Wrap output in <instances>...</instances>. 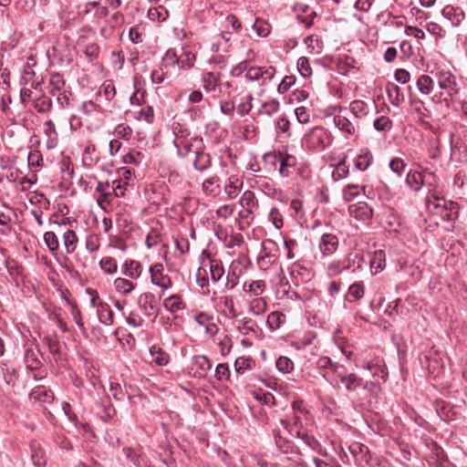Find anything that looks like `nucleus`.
<instances>
[{"label": "nucleus", "mask_w": 467, "mask_h": 467, "mask_svg": "<svg viewBox=\"0 0 467 467\" xmlns=\"http://www.w3.org/2000/svg\"><path fill=\"white\" fill-rule=\"evenodd\" d=\"M291 409L292 412L287 414L286 419L283 420L282 423L290 434H294L297 430L301 431L303 429V420L307 419L309 411L301 400H294Z\"/></svg>", "instance_id": "nucleus-1"}, {"label": "nucleus", "mask_w": 467, "mask_h": 467, "mask_svg": "<svg viewBox=\"0 0 467 467\" xmlns=\"http://www.w3.org/2000/svg\"><path fill=\"white\" fill-rule=\"evenodd\" d=\"M366 261L363 255L358 253H349L344 259L331 262L327 269L330 275H337L343 271H350L355 273L358 270L362 269Z\"/></svg>", "instance_id": "nucleus-2"}, {"label": "nucleus", "mask_w": 467, "mask_h": 467, "mask_svg": "<svg viewBox=\"0 0 467 467\" xmlns=\"http://www.w3.org/2000/svg\"><path fill=\"white\" fill-rule=\"evenodd\" d=\"M303 143L308 150L322 151L331 143V137L325 128L317 126L305 135Z\"/></svg>", "instance_id": "nucleus-3"}, {"label": "nucleus", "mask_w": 467, "mask_h": 467, "mask_svg": "<svg viewBox=\"0 0 467 467\" xmlns=\"http://www.w3.org/2000/svg\"><path fill=\"white\" fill-rule=\"evenodd\" d=\"M35 342L36 339L31 344L25 345L24 363L26 369L33 372L32 379L37 381L43 379V375L38 371L42 368V362L38 357L41 352Z\"/></svg>", "instance_id": "nucleus-4"}, {"label": "nucleus", "mask_w": 467, "mask_h": 467, "mask_svg": "<svg viewBox=\"0 0 467 467\" xmlns=\"http://www.w3.org/2000/svg\"><path fill=\"white\" fill-rule=\"evenodd\" d=\"M318 374L330 385L336 387V380L330 376L332 372L336 377L340 370H345V367L337 362H333L329 357L322 356L315 363Z\"/></svg>", "instance_id": "nucleus-5"}, {"label": "nucleus", "mask_w": 467, "mask_h": 467, "mask_svg": "<svg viewBox=\"0 0 467 467\" xmlns=\"http://www.w3.org/2000/svg\"><path fill=\"white\" fill-rule=\"evenodd\" d=\"M438 81L439 88L444 89L451 99L459 94L460 88L456 81V77L450 71L442 68H437L431 72Z\"/></svg>", "instance_id": "nucleus-6"}, {"label": "nucleus", "mask_w": 467, "mask_h": 467, "mask_svg": "<svg viewBox=\"0 0 467 467\" xmlns=\"http://www.w3.org/2000/svg\"><path fill=\"white\" fill-rule=\"evenodd\" d=\"M138 305L143 314L148 317L156 319L159 315L157 300L152 293H142L138 298Z\"/></svg>", "instance_id": "nucleus-7"}, {"label": "nucleus", "mask_w": 467, "mask_h": 467, "mask_svg": "<svg viewBox=\"0 0 467 467\" xmlns=\"http://www.w3.org/2000/svg\"><path fill=\"white\" fill-rule=\"evenodd\" d=\"M151 283L154 285L161 287L163 290H167L172 286L171 277L164 274V267L161 264L157 263L150 267Z\"/></svg>", "instance_id": "nucleus-8"}, {"label": "nucleus", "mask_w": 467, "mask_h": 467, "mask_svg": "<svg viewBox=\"0 0 467 467\" xmlns=\"http://www.w3.org/2000/svg\"><path fill=\"white\" fill-rule=\"evenodd\" d=\"M337 378L344 385L345 389L348 392H354L359 388L367 389L368 382L364 385L362 378L358 377L355 373L346 374L345 370H340Z\"/></svg>", "instance_id": "nucleus-9"}, {"label": "nucleus", "mask_w": 467, "mask_h": 467, "mask_svg": "<svg viewBox=\"0 0 467 467\" xmlns=\"http://www.w3.org/2000/svg\"><path fill=\"white\" fill-rule=\"evenodd\" d=\"M338 245V237L333 234H323L318 244L319 250L323 256H329L335 254Z\"/></svg>", "instance_id": "nucleus-10"}, {"label": "nucleus", "mask_w": 467, "mask_h": 467, "mask_svg": "<svg viewBox=\"0 0 467 467\" xmlns=\"http://www.w3.org/2000/svg\"><path fill=\"white\" fill-rule=\"evenodd\" d=\"M254 186L272 198L276 197L282 192L281 189L276 187L275 181L266 176H255Z\"/></svg>", "instance_id": "nucleus-11"}, {"label": "nucleus", "mask_w": 467, "mask_h": 467, "mask_svg": "<svg viewBox=\"0 0 467 467\" xmlns=\"http://www.w3.org/2000/svg\"><path fill=\"white\" fill-rule=\"evenodd\" d=\"M434 406L439 417L445 421L454 420L459 416V412L456 407L449 402L437 400L434 403Z\"/></svg>", "instance_id": "nucleus-12"}, {"label": "nucleus", "mask_w": 467, "mask_h": 467, "mask_svg": "<svg viewBox=\"0 0 467 467\" xmlns=\"http://www.w3.org/2000/svg\"><path fill=\"white\" fill-rule=\"evenodd\" d=\"M274 441L277 450L284 454H300V450L292 441L283 437L279 431H274Z\"/></svg>", "instance_id": "nucleus-13"}, {"label": "nucleus", "mask_w": 467, "mask_h": 467, "mask_svg": "<svg viewBox=\"0 0 467 467\" xmlns=\"http://www.w3.org/2000/svg\"><path fill=\"white\" fill-rule=\"evenodd\" d=\"M349 214L358 221H368L373 216L372 208L365 202H358L348 207Z\"/></svg>", "instance_id": "nucleus-14"}, {"label": "nucleus", "mask_w": 467, "mask_h": 467, "mask_svg": "<svg viewBox=\"0 0 467 467\" xmlns=\"http://www.w3.org/2000/svg\"><path fill=\"white\" fill-rule=\"evenodd\" d=\"M333 109L334 111L339 112L334 116V123L336 127H337L342 132L353 135L356 131L355 125L346 116L340 114L343 110H347V109L338 105L335 106Z\"/></svg>", "instance_id": "nucleus-15"}, {"label": "nucleus", "mask_w": 467, "mask_h": 467, "mask_svg": "<svg viewBox=\"0 0 467 467\" xmlns=\"http://www.w3.org/2000/svg\"><path fill=\"white\" fill-rule=\"evenodd\" d=\"M296 437L302 440L303 442L309 447L315 453L322 456H327V450L323 448L321 443L317 439H316L313 435H309L306 432H303L302 431L297 430L296 433H294Z\"/></svg>", "instance_id": "nucleus-16"}, {"label": "nucleus", "mask_w": 467, "mask_h": 467, "mask_svg": "<svg viewBox=\"0 0 467 467\" xmlns=\"http://www.w3.org/2000/svg\"><path fill=\"white\" fill-rule=\"evenodd\" d=\"M297 163L296 158L287 152H282L279 160L278 173L282 178H287L291 175V169Z\"/></svg>", "instance_id": "nucleus-17"}, {"label": "nucleus", "mask_w": 467, "mask_h": 467, "mask_svg": "<svg viewBox=\"0 0 467 467\" xmlns=\"http://www.w3.org/2000/svg\"><path fill=\"white\" fill-rule=\"evenodd\" d=\"M441 14L454 26H459L465 17L464 12L461 7H455L450 5L443 7Z\"/></svg>", "instance_id": "nucleus-18"}, {"label": "nucleus", "mask_w": 467, "mask_h": 467, "mask_svg": "<svg viewBox=\"0 0 467 467\" xmlns=\"http://www.w3.org/2000/svg\"><path fill=\"white\" fill-rule=\"evenodd\" d=\"M195 171L204 172L212 167V157L202 150L195 151V158L192 162Z\"/></svg>", "instance_id": "nucleus-19"}, {"label": "nucleus", "mask_w": 467, "mask_h": 467, "mask_svg": "<svg viewBox=\"0 0 467 467\" xmlns=\"http://www.w3.org/2000/svg\"><path fill=\"white\" fill-rule=\"evenodd\" d=\"M29 398L40 403H51L54 400V393L45 386H37L31 390Z\"/></svg>", "instance_id": "nucleus-20"}, {"label": "nucleus", "mask_w": 467, "mask_h": 467, "mask_svg": "<svg viewBox=\"0 0 467 467\" xmlns=\"http://www.w3.org/2000/svg\"><path fill=\"white\" fill-rule=\"evenodd\" d=\"M386 92H387L389 100L392 106L399 107L405 99V97L401 91V88L394 83L389 82L387 84Z\"/></svg>", "instance_id": "nucleus-21"}, {"label": "nucleus", "mask_w": 467, "mask_h": 467, "mask_svg": "<svg viewBox=\"0 0 467 467\" xmlns=\"http://www.w3.org/2000/svg\"><path fill=\"white\" fill-rule=\"evenodd\" d=\"M142 273V265L139 261L128 259L122 266V274L132 279H137Z\"/></svg>", "instance_id": "nucleus-22"}, {"label": "nucleus", "mask_w": 467, "mask_h": 467, "mask_svg": "<svg viewBox=\"0 0 467 467\" xmlns=\"http://www.w3.org/2000/svg\"><path fill=\"white\" fill-rule=\"evenodd\" d=\"M193 368H195L194 377L202 378L212 368V363L206 356H194Z\"/></svg>", "instance_id": "nucleus-23"}, {"label": "nucleus", "mask_w": 467, "mask_h": 467, "mask_svg": "<svg viewBox=\"0 0 467 467\" xmlns=\"http://www.w3.org/2000/svg\"><path fill=\"white\" fill-rule=\"evenodd\" d=\"M405 182L412 191L418 192L424 185V176L420 171L410 170L406 175Z\"/></svg>", "instance_id": "nucleus-24"}, {"label": "nucleus", "mask_w": 467, "mask_h": 467, "mask_svg": "<svg viewBox=\"0 0 467 467\" xmlns=\"http://www.w3.org/2000/svg\"><path fill=\"white\" fill-rule=\"evenodd\" d=\"M196 61V56L187 47H182V53L179 55V67L182 70L188 71L193 67Z\"/></svg>", "instance_id": "nucleus-25"}, {"label": "nucleus", "mask_w": 467, "mask_h": 467, "mask_svg": "<svg viewBox=\"0 0 467 467\" xmlns=\"http://www.w3.org/2000/svg\"><path fill=\"white\" fill-rule=\"evenodd\" d=\"M423 444L430 450L436 461H445L447 455L441 445L430 437L422 438Z\"/></svg>", "instance_id": "nucleus-26"}, {"label": "nucleus", "mask_w": 467, "mask_h": 467, "mask_svg": "<svg viewBox=\"0 0 467 467\" xmlns=\"http://www.w3.org/2000/svg\"><path fill=\"white\" fill-rule=\"evenodd\" d=\"M369 265L371 271L377 274L386 266V254L384 250H376L370 256Z\"/></svg>", "instance_id": "nucleus-27"}, {"label": "nucleus", "mask_w": 467, "mask_h": 467, "mask_svg": "<svg viewBox=\"0 0 467 467\" xmlns=\"http://www.w3.org/2000/svg\"><path fill=\"white\" fill-rule=\"evenodd\" d=\"M373 161V155L371 151L365 148L360 150V153L355 160V168L358 171H366Z\"/></svg>", "instance_id": "nucleus-28"}, {"label": "nucleus", "mask_w": 467, "mask_h": 467, "mask_svg": "<svg viewBox=\"0 0 467 467\" xmlns=\"http://www.w3.org/2000/svg\"><path fill=\"white\" fill-rule=\"evenodd\" d=\"M97 314L100 323L106 326H111L113 324L114 313L107 303H99Z\"/></svg>", "instance_id": "nucleus-29"}, {"label": "nucleus", "mask_w": 467, "mask_h": 467, "mask_svg": "<svg viewBox=\"0 0 467 467\" xmlns=\"http://www.w3.org/2000/svg\"><path fill=\"white\" fill-rule=\"evenodd\" d=\"M282 151H268L263 155V162L266 171L274 172L276 171V164L279 162Z\"/></svg>", "instance_id": "nucleus-30"}, {"label": "nucleus", "mask_w": 467, "mask_h": 467, "mask_svg": "<svg viewBox=\"0 0 467 467\" xmlns=\"http://www.w3.org/2000/svg\"><path fill=\"white\" fill-rule=\"evenodd\" d=\"M163 306L167 311L171 313H176L186 307L184 302L179 295H171V296L164 299Z\"/></svg>", "instance_id": "nucleus-31"}, {"label": "nucleus", "mask_w": 467, "mask_h": 467, "mask_svg": "<svg viewBox=\"0 0 467 467\" xmlns=\"http://www.w3.org/2000/svg\"><path fill=\"white\" fill-rule=\"evenodd\" d=\"M364 295V284L362 282H356L348 287V293L345 296V300L348 302L360 300L363 298Z\"/></svg>", "instance_id": "nucleus-32"}, {"label": "nucleus", "mask_w": 467, "mask_h": 467, "mask_svg": "<svg viewBox=\"0 0 467 467\" xmlns=\"http://www.w3.org/2000/svg\"><path fill=\"white\" fill-rule=\"evenodd\" d=\"M0 374L8 386H15L18 379L17 371L4 362H0Z\"/></svg>", "instance_id": "nucleus-33"}, {"label": "nucleus", "mask_w": 467, "mask_h": 467, "mask_svg": "<svg viewBox=\"0 0 467 467\" xmlns=\"http://www.w3.org/2000/svg\"><path fill=\"white\" fill-rule=\"evenodd\" d=\"M240 263L233 262L230 269L228 271L227 276H226V288L229 290L234 289L239 280L240 274L242 272V269L239 267Z\"/></svg>", "instance_id": "nucleus-34"}, {"label": "nucleus", "mask_w": 467, "mask_h": 467, "mask_svg": "<svg viewBox=\"0 0 467 467\" xmlns=\"http://www.w3.org/2000/svg\"><path fill=\"white\" fill-rule=\"evenodd\" d=\"M150 353L152 358V361L160 367L166 366L170 361L169 354L156 345L150 347Z\"/></svg>", "instance_id": "nucleus-35"}, {"label": "nucleus", "mask_w": 467, "mask_h": 467, "mask_svg": "<svg viewBox=\"0 0 467 467\" xmlns=\"http://www.w3.org/2000/svg\"><path fill=\"white\" fill-rule=\"evenodd\" d=\"M240 203L246 209L247 213H253L254 209L258 208V200L252 191H245L240 200Z\"/></svg>", "instance_id": "nucleus-36"}, {"label": "nucleus", "mask_w": 467, "mask_h": 467, "mask_svg": "<svg viewBox=\"0 0 467 467\" xmlns=\"http://www.w3.org/2000/svg\"><path fill=\"white\" fill-rule=\"evenodd\" d=\"M65 79L63 76L59 73H53L50 75L49 78V93L52 96H56L58 93L62 92V89L65 87Z\"/></svg>", "instance_id": "nucleus-37"}, {"label": "nucleus", "mask_w": 467, "mask_h": 467, "mask_svg": "<svg viewBox=\"0 0 467 467\" xmlns=\"http://www.w3.org/2000/svg\"><path fill=\"white\" fill-rule=\"evenodd\" d=\"M265 282L264 280H256L252 282H244L243 290L252 296H260L265 290Z\"/></svg>", "instance_id": "nucleus-38"}, {"label": "nucleus", "mask_w": 467, "mask_h": 467, "mask_svg": "<svg viewBox=\"0 0 467 467\" xmlns=\"http://www.w3.org/2000/svg\"><path fill=\"white\" fill-rule=\"evenodd\" d=\"M348 449L351 454H353L355 457L359 456V459L361 461H364L367 463H368L370 455L369 450L366 445L359 442H353L351 445H349Z\"/></svg>", "instance_id": "nucleus-39"}, {"label": "nucleus", "mask_w": 467, "mask_h": 467, "mask_svg": "<svg viewBox=\"0 0 467 467\" xmlns=\"http://www.w3.org/2000/svg\"><path fill=\"white\" fill-rule=\"evenodd\" d=\"M417 88L424 95H429L432 92L434 88V80L429 75H421L417 80Z\"/></svg>", "instance_id": "nucleus-40"}, {"label": "nucleus", "mask_w": 467, "mask_h": 467, "mask_svg": "<svg viewBox=\"0 0 467 467\" xmlns=\"http://www.w3.org/2000/svg\"><path fill=\"white\" fill-rule=\"evenodd\" d=\"M78 238L73 230H67L63 234V243L67 254L75 252L78 245Z\"/></svg>", "instance_id": "nucleus-41"}, {"label": "nucleus", "mask_w": 467, "mask_h": 467, "mask_svg": "<svg viewBox=\"0 0 467 467\" xmlns=\"http://www.w3.org/2000/svg\"><path fill=\"white\" fill-rule=\"evenodd\" d=\"M168 16L169 12L163 5L151 7L148 10V17L153 22H164Z\"/></svg>", "instance_id": "nucleus-42"}, {"label": "nucleus", "mask_w": 467, "mask_h": 467, "mask_svg": "<svg viewBox=\"0 0 467 467\" xmlns=\"http://www.w3.org/2000/svg\"><path fill=\"white\" fill-rule=\"evenodd\" d=\"M460 205L458 202L454 201H450V203L447 204L444 213H441V218L443 221H456L459 217Z\"/></svg>", "instance_id": "nucleus-43"}, {"label": "nucleus", "mask_w": 467, "mask_h": 467, "mask_svg": "<svg viewBox=\"0 0 467 467\" xmlns=\"http://www.w3.org/2000/svg\"><path fill=\"white\" fill-rule=\"evenodd\" d=\"M202 190L206 194L215 195L220 190V178L214 175L204 180Z\"/></svg>", "instance_id": "nucleus-44"}, {"label": "nucleus", "mask_w": 467, "mask_h": 467, "mask_svg": "<svg viewBox=\"0 0 467 467\" xmlns=\"http://www.w3.org/2000/svg\"><path fill=\"white\" fill-rule=\"evenodd\" d=\"M307 48L315 54H320L323 51L324 43L321 36L311 35L305 39Z\"/></svg>", "instance_id": "nucleus-45"}, {"label": "nucleus", "mask_w": 467, "mask_h": 467, "mask_svg": "<svg viewBox=\"0 0 467 467\" xmlns=\"http://www.w3.org/2000/svg\"><path fill=\"white\" fill-rule=\"evenodd\" d=\"M89 6H94L96 9L94 16L98 19L105 18L109 15L108 7L100 5L97 1H90L85 4L83 11L85 15L89 14Z\"/></svg>", "instance_id": "nucleus-46"}, {"label": "nucleus", "mask_w": 467, "mask_h": 467, "mask_svg": "<svg viewBox=\"0 0 467 467\" xmlns=\"http://www.w3.org/2000/svg\"><path fill=\"white\" fill-rule=\"evenodd\" d=\"M52 108V100L47 95H41L34 100V109L38 113H47Z\"/></svg>", "instance_id": "nucleus-47"}, {"label": "nucleus", "mask_w": 467, "mask_h": 467, "mask_svg": "<svg viewBox=\"0 0 467 467\" xmlns=\"http://www.w3.org/2000/svg\"><path fill=\"white\" fill-rule=\"evenodd\" d=\"M203 88L206 91H214L219 85L220 78L213 72H208L202 77Z\"/></svg>", "instance_id": "nucleus-48"}, {"label": "nucleus", "mask_w": 467, "mask_h": 467, "mask_svg": "<svg viewBox=\"0 0 467 467\" xmlns=\"http://www.w3.org/2000/svg\"><path fill=\"white\" fill-rule=\"evenodd\" d=\"M43 238L48 250L52 253V254L56 255L59 249V240L57 234L54 232L49 231L44 234Z\"/></svg>", "instance_id": "nucleus-49"}, {"label": "nucleus", "mask_w": 467, "mask_h": 467, "mask_svg": "<svg viewBox=\"0 0 467 467\" xmlns=\"http://www.w3.org/2000/svg\"><path fill=\"white\" fill-rule=\"evenodd\" d=\"M68 305L71 307V315L73 317L74 321L76 322L77 326L80 329L82 335L86 337H88V331L87 328L84 326V323L82 321L81 312L78 309V306L75 303L70 302L67 300Z\"/></svg>", "instance_id": "nucleus-50"}, {"label": "nucleus", "mask_w": 467, "mask_h": 467, "mask_svg": "<svg viewBox=\"0 0 467 467\" xmlns=\"http://www.w3.org/2000/svg\"><path fill=\"white\" fill-rule=\"evenodd\" d=\"M210 274L213 282H218L223 277L224 269L220 260H210Z\"/></svg>", "instance_id": "nucleus-51"}, {"label": "nucleus", "mask_w": 467, "mask_h": 467, "mask_svg": "<svg viewBox=\"0 0 467 467\" xmlns=\"http://www.w3.org/2000/svg\"><path fill=\"white\" fill-rule=\"evenodd\" d=\"M45 346L48 348L50 354L54 357L60 356V343L57 339L56 336H46L42 339Z\"/></svg>", "instance_id": "nucleus-52"}, {"label": "nucleus", "mask_w": 467, "mask_h": 467, "mask_svg": "<svg viewBox=\"0 0 467 467\" xmlns=\"http://www.w3.org/2000/svg\"><path fill=\"white\" fill-rule=\"evenodd\" d=\"M350 111L357 118H362L368 115V106L362 100H354L350 103Z\"/></svg>", "instance_id": "nucleus-53"}, {"label": "nucleus", "mask_w": 467, "mask_h": 467, "mask_svg": "<svg viewBox=\"0 0 467 467\" xmlns=\"http://www.w3.org/2000/svg\"><path fill=\"white\" fill-rule=\"evenodd\" d=\"M364 191L365 187L359 184H348L343 189V198L346 202H351L354 200L360 192V191Z\"/></svg>", "instance_id": "nucleus-54"}, {"label": "nucleus", "mask_w": 467, "mask_h": 467, "mask_svg": "<svg viewBox=\"0 0 467 467\" xmlns=\"http://www.w3.org/2000/svg\"><path fill=\"white\" fill-rule=\"evenodd\" d=\"M101 270L108 275L115 274L118 270L116 260L110 256H105L99 261Z\"/></svg>", "instance_id": "nucleus-55"}, {"label": "nucleus", "mask_w": 467, "mask_h": 467, "mask_svg": "<svg viewBox=\"0 0 467 467\" xmlns=\"http://www.w3.org/2000/svg\"><path fill=\"white\" fill-rule=\"evenodd\" d=\"M252 99L253 96L251 94L245 95L241 98L239 104L236 107L237 113L244 117L247 115L252 109Z\"/></svg>", "instance_id": "nucleus-56"}, {"label": "nucleus", "mask_w": 467, "mask_h": 467, "mask_svg": "<svg viewBox=\"0 0 467 467\" xmlns=\"http://www.w3.org/2000/svg\"><path fill=\"white\" fill-rule=\"evenodd\" d=\"M252 28L255 31L256 35L260 37H266L270 34V25L260 18H256L255 22L252 26Z\"/></svg>", "instance_id": "nucleus-57"}, {"label": "nucleus", "mask_w": 467, "mask_h": 467, "mask_svg": "<svg viewBox=\"0 0 467 467\" xmlns=\"http://www.w3.org/2000/svg\"><path fill=\"white\" fill-rule=\"evenodd\" d=\"M275 367L278 369V371L286 374L293 371L294 362L288 357L281 356L276 359Z\"/></svg>", "instance_id": "nucleus-58"}, {"label": "nucleus", "mask_w": 467, "mask_h": 467, "mask_svg": "<svg viewBox=\"0 0 467 467\" xmlns=\"http://www.w3.org/2000/svg\"><path fill=\"white\" fill-rule=\"evenodd\" d=\"M114 285L118 292L124 295L130 294L135 288V285L132 282L121 277L115 279Z\"/></svg>", "instance_id": "nucleus-59"}, {"label": "nucleus", "mask_w": 467, "mask_h": 467, "mask_svg": "<svg viewBox=\"0 0 467 467\" xmlns=\"http://www.w3.org/2000/svg\"><path fill=\"white\" fill-rule=\"evenodd\" d=\"M279 102L275 99L264 102L258 109V114L272 116L279 110Z\"/></svg>", "instance_id": "nucleus-60"}, {"label": "nucleus", "mask_w": 467, "mask_h": 467, "mask_svg": "<svg viewBox=\"0 0 467 467\" xmlns=\"http://www.w3.org/2000/svg\"><path fill=\"white\" fill-rule=\"evenodd\" d=\"M373 127L378 131H389L392 129V120L387 116H381L374 120Z\"/></svg>", "instance_id": "nucleus-61"}, {"label": "nucleus", "mask_w": 467, "mask_h": 467, "mask_svg": "<svg viewBox=\"0 0 467 467\" xmlns=\"http://www.w3.org/2000/svg\"><path fill=\"white\" fill-rule=\"evenodd\" d=\"M254 360L251 358L241 357L235 359L234 368L238 374H244L252 368Z\"/></svg>", "instance_id": "nucleus-62"}, {"label": "nucleus", "mask_w": 467, "mask_h": 467, "mask_svg": "<svg viewBox=\"0 0 467 467\" xmlns=\"http://www.w3.org/2000/svg\"><path fill=\"white\" fill-rule=\"evenodd\" d=\"M407 164L404 160L400 157H395L389 161V169L396 173L399 177H401L405 172Z\"/></svg>", "instance_id": "nucleus-63"}, {"label": "nucleus", "mask_w": 467, "mask_h": 467, "mask_svg": "<svg viewBox=\"0 0 467 467\" xmlns=\"http://www.w3.org/2000/svg\"><path fill=\"white\" fill-rule=\"evenodd\" d=\"M31 449H32L31 460L33 462V464L36 467H45L47 462H46L44 452L42 451V450L36 448V444H31Z\"/></svg>", "instance_id": "nucleus-64"}]
</instances>
